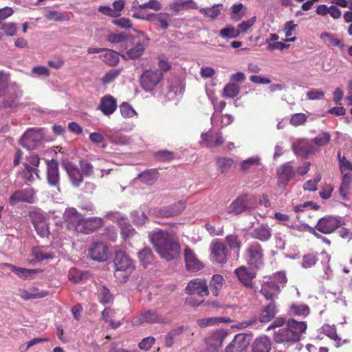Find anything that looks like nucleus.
<instances>
[{"mask_svg":"<svg viewBox=\"0 0 352 352\" xmlns=\"http://www.w3.org/2000/svg\"><path fill=\"white\" fill-rule=\"evenodd\" d=\"M227 320L225 318L210 317L198 319L197 320V323L200 327L205 328L207 327L215 325L221 322H225Z\"/></svg>","mask_w":352,"mask_h":352,"instance_id":"44","label":"nucleus"},{"mask_svg":"<svg viewBox=\"0 0 352 352\" xmlns=\"http://www.w3.org/2000/svg\"><path fill=\"white\" fill-rule=\"evenodd\" d=\"M34 201V193L32 188H25L14 192L10 197L9 202L15 205L19 202L32 204Z\"/></svg>","mask_w":352,"mask_h":352,"instance_id":"22","label":"nucleus"},{"mask_svg":"<svg viewBox=\"0 0 352 352\" xmlns=\"http://www.w3.org/2000/svg\"><path fill=\"white\" fill-rule=\"evenodd\" d=\"M241 34V31L232 25H228L219 31V36L223 38H235Z\"/></svg>","mask_w":352,"mask_h":352,"instance_id":"45","label":"nucleus"},{"mask_svg":"<svg viewBox=\"0 0 352 352\" xmlns=\"http://www.w3.org/2000/svg\"><path fill=\"white\" fill-rule=\"evenodd\" d=\"M153 256V253L150 248H144L138 253L140 263L144 267H146L152 263Z\"/></svg>","mask_w":352,"mask_h":352,"instance_id":"53","label":"nucleus"},{"mask_svg":"<svg viewBox=\"0 0 352 352\" xmlns=\"http://www.w3.org/2000/svg\"><path fill=\"white\" fill-rule=\"evenodd\" d=\"M103 223V219L100 217L83 218L78 227V232L89 234L101 227Z\"/></svg>","mask_w":352,"mask_h":352,"instance_id":"21","label":"nucleus"},{"mask_svg":"<svg viewBox=\"0 0 352 352\" xmlns=\"http://www.w3.org/2000/svg\"><path fill=\"white\" fill-rule=\"evenodd\" d=\"M226 242L229 245L231 250H234V254L238 256L239 255V251L241 248V244L238 238L236 235H228L226 236Z\"/></svg>","mask_w":352,"mask_h":352,"instance_id":"57","label":"nucleus"},{"mask_svg":"<svg viewBox=\"0 0 352 352\" xmlns=\"http://www.w3.org/2000/svg\"><path fill=\"white\" fill-rule=\"evenodd\" d=\"M1 30L9 36H13L16 34L17 25L15 23H6L1 25Z\"/></svg>","mask_w":352,"mask_h":352,"instance_id":"63","label":"nucleus"},{"mask_svg":"<svg viewBox=\"0 0 352 352\" xmlns=\"http://www.w3.org/2000/svg\"><path fill=\"white\" fill-rule=\"evenodd\" d=\"M37 289L33 287L30 290L21 289L20 296L24 300L35 299L45 297L47 295V292H36Z\"/></svg>","mask_w":352,"mask_h":352,"instance_id":"42","label":"nucleus"},{"mask_svg":"<svg viewBox=\"0 0 352 352\" xmlns=\"http://www.w3.org/2000/svg\"><path fill=\"white\" fill-rule=\"evenodd\" d=\"M227 335L223 329H218L209 333L205 340L207 345L206 349L219 352Z\"/></svg>","mask_w":352,"mask_h":352,"instance_id":"8","label":"nucleus"},{"mask_svg":"<svg viewBox=\"0 0 352 352\" xmlns=\"http://www.w3.org/2000/svg\"><path fill=\"white\" fill-rule=\"evenodd\" d=\"M119 109L120 114L124 118H132L138 115L133 107L126 102H122L119 106Z\"/></svg>","mask_w":352,"mask_h":352,"instance_id":"46","label":"nucleus"},{"mask_svg":"<svg viewBox=\"0 0 352 352\" xmlns=\"http://www.w3.org/2000/svg\"><path fill=\"white\" fill-rule=\"evenodd\" d=\"M322 175L317 173L314 179L307 181L303 185V189L308 191H316L317 190V184L321 181Z\"/></svg>","mask_w":352,"mask_h":352,"instance_id":"59","label":"nucleus"},{"mask_svg":"<svg viewBox=\"0 0 352 352\" xmlns=\"http://www.w3.org/2000/svg\"><path fill=\"white\" fill-rule=\"evenodd\" d=\"M185 208L186 202L181 200L169 206L161 208H155L152 210V213L157 217H170L179 214Z\"/></svg>","mask_w":352,"mask_h":352,"instance_id":"10","label":"nucleus"},{"mask_svg":"<svg viewBox=\"0 0 352 352\" xmlns=\"http://www.w3.org/2000/svg\"><path fill=\"white\" fill-rule=\"evenodd\" d=\"M131 322L133 325L140 326L143 323L165 324L167 322V320L155 310L149 309L138 314L133 318Z\"/></svg>","mask_w":352,"mask_h":352,"instance_id":"5","label":"nucleus"},{"mask_svg":"<svg viewBox=\"0 0 352 352\" xmlns=\"http://www.w3.org/2000/svg\"><path fill=\"white\" fill-rule=\"evenodd\" d=\"M342 183L340 187V193L343 198H346L352 182V175L351 173H344L342 174Z\"/></svg>","mask_w":352,"mask_h":352,"instance_id":"43","label":"nucleus"},{"mask_svg":"<svg viewBox=\"0 0 352 352\" xmlns=\"http://www.w3.org/2000/svg\"><path fill=\"white\" fill-rule=\"evenodd\" d=\"M63 167L66 171L69 181L73 186L78 187L83 181L82 173L80 168L69 160H64L62 163Z\"/></svg>","mask_w":352,"mask_h":352,"instance_id":"12","label":"nucleus"},{"mask_svg":"<svg viewBox=\"0 0 352 352\" xmlns=\"http://www.w3.org/2000/svg\"><path fill=\"white\" fill-rule=\"evenodd\" d=\"M339 168L342 174L349 173L352 171V162H349L344 156H341L340 152L338 153Z\"/></svg>","mask_w":352,"mask_h":352,"instance_id":"56","label":"nucleus"},{"mask_svg":"<svg viewBox=\"0 0 352 352\" xmlns=\"http://www.w3.org/2000/svg\"><path fill=\"white\" fill-rule=\"evenodd\" d=\"M253 200L246 195H242L234 199L229 206V212L233 214H239L243 212H250L252 209Z\"/></svg>","mask_w":352,"mask_h":352,"instance_id":"13","label":"nucleus"},{"mask_svg":"<svg viewBox=\"0 0 352 352\" xmlns=\"http://www.w3.org/2000/svg\"><path fill=\"white\" fill-rule=\"evenodd\" d=\"M43 138L41 129H30L28 130L21 139V145L28 150L35 149Z\"/></svg>","mask_w":352,"mask_h":352,"instance_id":"6","label":"nucleus"},{"mask_svg":"<svg viewBox=\"0 0 352 352\" xmlns=\"http://www.w3.org/2000/svg\"><path fill=\"white\" fill-rule=\"evenodd\" d=\"M309 312V307L306 305L293 304L289 307V314L292 316L306 317Z\"/></svg>","mask_w":352,"mask_h":352,"instance_id":"41","label":"nucleus"},{"mask_svg":"<svg viewBox=\"0 0 352 352\" xmlns=\"http://www.w3.org/2000/svg\"><path fill=\"white\" fill-rule=\"evenodd\" d=\"M211 260L214 263L223 264L228 260V249L226 246L219 241L213 242L210 245Z\"/></svg>","mask_w":352,"mask_h":352,"instance_id":"14","label":"nucleus"},{"mask_svg":"<svg viewBox=\"0 0 352 352\" xmlns=\"http://www.w3.org/2000/svg\"><path fill=\"white\" fill-rule=\"evenodd\" d=\"M271 349L272 341L267 336L256 338L252 344V352H270Z\"/></svg>","mask_w":352,"mask_h":352,"instance_id":"29","label":"nucleus"},{"mask_svg":"<svg viewBox=\"0 0 352 352\" xmlns=\"http://www.w3.org/2000/svg\"><path fill=\"white\" fill-rule=\"evenodd\" d=\"M307 328L306 322L289 319L285 327L274 331V340L289 347L299 342Z\"/></svg>","mask_w":352,"mask_h":352,"instance_id":"2","label":"nucleus"},{"mask_svg":"<svg viewBox=\"0 0 352 352\" xmlns=\"http://www.w3.org/2000/svg\"><path fill=\"white\" fill-rule=\"evenodd\" d=\"M88 276V272H82L76 268H72L68 274L69 278L75 283H78L87 278Z\"/></svg>","mask_w":352,"mask_h":352,"instance_id":"51","label":"nucleus"},{"mask_svg":"<svg viewBox=\"0 0 352 352\" xmlns=\"http://www.w3.org/2000/svg\"><path fill=\"white\" fill-rule=\"evenodd\" d=\"M80 170L82 173V176L84 177H89L91 176L94 173V166L93 165L87 161L81 160L79 163Z\"/></svg>","mask_w":352,"mask_h":352,"instance_id":"62","label":"nucleus"},{"mask_svg":"<svg viewBox=\"0 0 352 352\" xmlns=\"http://www.w3.org/2000/svg\"><path fill=\"white\" fill-rule=\"evenodd\" d=\"M272 236V230L267 224H261L252 232V236L261 241H268Z\"/></svg>","mask_w":352,"mask_h":352,"instance_id":"31","label":"nucleus"},{"mask_svg":"<svg viewBox=\"0 0 352 352\" xmlns=\"http://www.w3.org/2000/svg\"><path fill=\"white\" fill-rule=\"evenodd\" d=\"M246 260L252 267L259 268L263 265V250L258 242L251 243L247 250Z\"/></svg>","mask_w":352,"mask_h":352,"instance_id":"4","label":"nucleus"},{"mask_svg":"<svg viewBox=\"0 0 352 352\" xmlns=\"http://www.w3.org/2000/svg\"><path fill=\"white\" fill-rule=\"evenodd\" d=\"M149 238L156 252L162 258L171 261L180 254V246L168 232L162 230H154L149 234Z\"/></svg>","mask_w":352,"mask_h":352,"instance_id":"1","label":"nucleus"},{"mask_svg":"<svg viewBox=\"0 0 352 352\" xmlns=\"http://www.w3.org/2000/svg\"><path fill=\"white\" fill-rule=\"evenodd\" d=\"M261 164V159L258 156H253L241 162V169L246 171L251 168L258 166Z\"/></svg>","mask_w":352,"mask_h":352,"instance_id":"52","label":"nucleus"},{"mask_svg":"<svg viewBox=\"0 0 352 352\" xmlns=\"http://www.w3.org/2000/svg\"><path fill=\"white\" fill-rule=\"evenodd\" d=\"M236 161L232 157H217L216 164L217 170L221 173H227L234 164Z\"/></svg>","mask_w":352,"mask_h":352,"instance_id":"33","label":"nucleus"},{"mask_svg":"<svg viewBox=\"0 0 352 352\" xmlns=\"http://www.w3.org/2000/svg\"><path fill=\"white\" fill-rule=\"evenodd\" d=\"M6 266L10 268L19 278L28 279L33 278L34 275L38 272V270H30L23 267H16L11 264H5Z\"/></svg>","mask_w":352,"mask_h":352,"instance_id":"35","label":"nucleus"},{"mask_svg":"<svg viewBox=\"0 0 352 352\" xmlns=\"http://www.w3.org/2000/svg\"><path fill=\"white\" fill-rule=\"evenodd\" d=\"M331 135L328 132H321L311 142L314 146H323L328 144Z\"/></svg>","mask_w":352,"mask_h":352,"instance_id":"58","label":"nucleus"},{"mask_svg":"<svg viewBox=\"0 0 352 352\" xmlns=\"http://www.w3.org/2000/svg\"><path fill=\"white\" fill-rule=\"evenodd\" d=\"M322 332L329 337L331 339L335 340L336 342V346L339 347L340 346V338L336 333V327L334 326H331L329 324H324L322 327Z\"/></svg>","mask_w":352,"mask_h":352,"instance_id":"50","label":"nucleus"},{"mask_svg":"<svg viewBox=\"0 0 352 352\" xmlns=\"http://www.w3.org/2000/svg\"><path fill=\"white\" fill-rule=\"evenodd\" d=\"M307 120V116L302 113H295L292 115L289 120V123L294 126H298L304 124Z\"/></svg>","mask_w":352,"mask_h":352,"instance_id":"60","label":"nucleus"},{"mask_svg":"<svg viewBox=\"0 0 352 352\" xmlns=\"http://www.w3.org/2000/svg\"><path fill=\"white\" fill-rule=\"evenodd\" d=\"M341 225L340 218L327 216L320 218L316 226V229L323 234H330Z\"/></svg>","mask_w":352,"mask_h":352,"instance_id":"11","label":"nucleus"},{"mask_svg":"<svg viewBox=\"0 0 352 352\" xmlns=\"http://www.w3.org/2000/svg\"><path fill=\"white\" fill-rule=\"evenodd\" d=\"M240 91V87L234 82H229L223 88V96L224 98H233Z\"/></svg>","mask_w":352,"mask_h":352,"instance_id":"49","label":"nucleus"},{"mask_svg":"<svg viewBox=\"0 0 352 352\" xmlns=\"http://www.w3.org/2000/svg\"><path fill=\"white\" fill-rule=\"evenodd\" d=\"M65 221L68 223L69 228H74L78 232V227L82 221V216L74 208L66 209L63 214Z\"/></svg>","mask_w":352,"mask_h":352,"instance_id":"27","label":"nucleus"},{"mask_svg":"<svg viewBox=\"0 0 352 352\" xmlns=\"http://www.w3.org/2000/svg\"><path fill=\"white\" fill-rule=\"evenodd\" d=\"M43 15L48 20L56 22L66 21L69 19L67 14L48 8H45Z\"/></svg>","mask_w":352,"mask_h":352,"instance_id":"34","label":"nucleus"},{"mask_svg":"<svg viewBox=\"0 0 352 352\" xmlns=\"http://www.w3.org/2000/svg\"><path fill=\"white\" fill-rule=\"evenodd\" d=\"M278 184L279 186H286L287 183L294 179L296 171L290 162L280 166L277 169Z\"/></svg>","mask_w":352,"mask_h":352,"instance_id":"15","label":"nucleus"},{"mask_svg":"<svg viewBox=\"0 0 352 352\" xmlns=\"http://www.w3.org/2000/svg\"><path fill=\"white\" fill-rule=\"evenodd\" d=\"M148 45V38L143 33L140 34L139 41L135 45L126 51L123 55L124 58L135 59L139 58Z\"/></svg>","mask_w":352,"mask_h":352,"instance_id":"19","label":"nucleus"},{"mask_svg":"<svg viewBox=\"0 0 352 352\" xmlns=\"http://www.w3.org/2000/svg\"><path fill=\"white\" fill-rule=\"evenodd\" d=\"M30 218L36 233L41 237L47 236L50 234L49 226L45 217L39 213H30Z\"/></svg>","mask_w":352,"mask_h":352,"instance_id":"20","label":"nucleus"},{"mask_svg":"<svg viewBox=\"0 0 352 352\" xmlns=\"http://www.w3.org/2000/svg\"><path fill=\"white\" fill-rule=\"evenodd\" d=\"M182 330L173 329L168 332L165 336L164 342L167 347H170L174 344L175 339L180 334Z\"/></svg>","mask_w":352,"mask_h":352,"instance_id":"64","label":"nucleus"},{"mask_svg":"<svg viewBox=\"0 0 352 352\" xmlns=\"http://www.w3.org/2000/svg\"><path fill=\"white\" fill-rule=\"evenodd\" d=\"M121 70L117 69H112L107 72L101 78L103 84L107 85L114 80L120 74Z\"/></svg>","mask_w":352,"mask_h":352,"instance_id":"61","label":"nucleus"},{"mask_svg":"<svg viewBox=\"0 0 352 352\" xmlns=\"http://www.w3.org/2000/svg\"><path fill=\"white\" fill-rule=\"evenodd\" d=\"M157 171L155 169L145 170L138 175L136 179H140L146 184H153L157 178Z\"/></svg>","mask_w":352,"mask_h":352,"instance_id":"40","label":"nucleus"},{"mask_svg":"<svg viewBox=\"0 0 352 352\" xmlns=\"http://www.w3.org/2000/svg\"><path fill=\"white\" fill-rule=\"evenodd\" d=\"M292 149L297 156L301 157H307L316 151L315 146L311 140L305 139L294 142L292 145Z\"/></svg>","mask_w":352,"mask_h":352,"instance_id":"17","label":"nucleus"},{"mask_svg":"<svg viewBox=\"0 0 352 352\" xmlns=\"http://www.w3.org/2000/svg\"><path fill=\"white\" fill-rule=\"evenodd\" d=\"M117 107V100L113 96L107 94L100 98L97 109L104 116H110L116 111Z\"/></svg>","mask_w":352,"mask_h":352,"instance_id":"18","label":"nucleus"},{"mask_svg":"<svg viewBox=\"0 0 352 352\" xmlns=\"http://www.w3.org/2000/svg\"><path fill=\"white\" fill-rule=\"evenodd\" d=\"M230 17L234 21H239L246 14V8L241 3L231 6Z\"/></svg>","mask_w":352,"mask_h":352,"instance_id":"39","label":"nucleus"},{"mask_svg":"<svg viewBox=\"0 0 352 352\" xmlns=\"http://www.w3.org/2000/svg\"><path fill=\"white\" fill-rule=\"evenodd\" d=\"M47 179L51 186H58L59 184L58 166L54 160L47 163Z\"/></svg>","mask_w":352,"mask_h":352,"instance_id":"28","label":"nucleus"},{"mask_svg":"<svg viewBox=\"0 0 352 352\" xmlns=\"http://www.w3.org/2000/svg\"><path fill=\"white\" fill-rule=\"evenodd\" d=\"M223 278L220 274H215L212 276V280L210 283V287L211 289L214 288L212 294L215 296L219 295V291L221 289L223 285Z\"/></svg>","mask_w":352,"mask_h":352,"instance_id":"54","label":"nucleus"},{"mask_svg":"<svg viewBox=\"0 0 352 352\" xmlns=\"http://www.w3.org/2000/svg\"><path fill=\"white\" fill-rule=\"evenodd\" d=\"M235 274L239 280L245 286L252 287V279L255 274L249 271L246 267L241 266L235 270Z\"/></svg>","mask_w":352,"mask_h":352,"instance_id":"30","label":"nucleus"},{"mask_svg":"<svg viewBox=\"0 0 352 352\" xmlns=\"http://www.w3.org/2000/svg\"><path fill=\"white\" fill-rule=\"evenodd\" d=\"M248 346L245 335L237 334L233 340L226 347L225 352H244Z\"/></svg>","mask_w":352,"mask_h":352,"instance_id":"25","label":"nucleus"},{"mask_svg":"<svg viewBox=\"0 0 352 352\" xmlns=\"http://www.w3.org/2000/svg\"><path fill=\"white\" fill-rule=\"evenodd\" d=\"M171 10L178 12L186 8L197 9L198 6L192 0H174L170 4Z\"/></svg>","mask_w":352,"mask_h":352,"instance_id":"36","label":"nucleus"},{"mask_svg":"<svg viewBox=\"0 0 352 352\" xmlns=\"http://www.w3.org/2000/svg\"><path fill=\"white\" fill-rule=\"evenodd\" d=\"M102 60L109 65H116L119 62L118 54L113 50L104 49V54L100 56Z\"/></svg>","mask_w":352,"mask_h":352,"instance_id":"38","label":"nucleus"},{"mask_svg":"<svg viewBox=\"0 0 352 352\" xmlns=\"http://www.w3.org/2000/svg\"><path fill=\"white\" fill-rule=\"evenodd\" d=\"M280 286L269 277H265L262 283L261 292L267 299H272L280 292Z\"/></svg>","mask_w":352,"mask_h":352,"instance_id":"24","label":"nucleus"},{"mask_svg":"<svg viewBox=\"0 0 352 352\" xmlns=\"http://www.w3.org/2000/svg\"><path fill=\"white\" fill-rule=\"evenodd\" d=\"M32 254L37 261L50 260L54 257L52 252H47L41 248H34L32 250Z\"/></svg>","mask_w":352,"mask_h":352,"instance_id":"47","label":"nucleus"},{"mask_svg":"<svg viewBox=\"0 0 352 352\" xmlns=\"http://www.w3.org/2000/svg\"><path fill=\"white\" fill-rule=\"evenodd\" d=\"M89 254L93 260L105 261L109 256L108 248L104 243L96 242L89 248Z\"/></svg>","mask_w":352,"mask_h":352,"instance_id":"23","label":"nucleus"},{"mask_svg":"<svg viewBox=\"0 0 352 352\" xmlns=\"http://www.w3.org/2000/svg\"><path fill=\"white\" fill-rule=\"evenodd\" d=\"M277 314L276 307L274 302H271L264 307L260 314L258 320L261 323H267L271 321Z\"/></svg>","mask_w":352,"mask_h":352,"instance_id":"32","label":"nucleus"},{"mask_svg":"<svg viewBox=\"0 0 352 352\" xmlns=\"http://www.w3.org/2000/svg\"><path fill=\"white\" fill-rule=\"evenodd\" d=\"M201 140L199 144L203 147L214 148L221 145L223 142L222 133L214 131L212 129L201 134Z\"/></svg>","mask_w":352,"mask_h":352,"instance_id":"7","label":"nucleus"},{"mask_svg":"<svg viewBox=\"0 0 352 352\" xmlns=\"http://www.w3.org/2000/svg\"><path fill=\"white\" fill-rule=\"evenodd\" d=\"M118 223L121 229V234L124 239L130 238L135 234V230L125 218L120 217Z\"/></svg>","mask_w":352,"mask_h":352,"instance_id":"37","label":"nucleus"},{"mask_svg":"<svg viewBox=\"0 0 352 352\" xmlns=\"http://www.w3.org/2000/svg\"><path fill=\"white\" fill-rule=\"evenodd\" d=\"M187 294H197L200 297L207 296L209 294L207 282L203 278H195L188 283L185 288Z\"/></svg>","mask_w":352,"mask_h":352,"instance_id":"9","label":"nucleus"},{"mask_svg":"<svg viewBox=\"0 0 352 352\" xmlns=\"http://www.w3.org/2000/svg\"><path fill=\"white\" fill-rule=\"evenodd\" d=\"M116 272L130 273L134 268L132 260L122 251H118L114 258Z\"/></svg>","mask_w":352,"mask_h":352,"instance_id":"16","label":"nucleus"},{"mask_svg":"<svg viewBox=\"0 0 352 352\" xmlns=\"http://www.w3.org/2000/svg\"><path fill=\"white\" fill-rule=\"evenodd\" d=\"M184 258L186 268L189 271L197 272L204 267L202 263L189 248H186L184 250Z\"/></svg>","mask_w":352,"mask_h":352,"instance_id":"26","label":"nucleus"},{"mask_svg":"<svg viewBox=\"0 0 352 352\" xmlns=\"http://www.w3.org/2000/svg\"><path fill=\"white\" fill-rule=\"evenodd\" d=\"M163 78V74L158 70H146L140 77L142 88L147 92L153 91Z\"/></svg>","mask_w":352,"mask_h":352,"instance_id":"3","label":"nucleus"},{"mask_svg":"<svg viewBox=\"0 0 352 352\" xmlns=\"http://www.w3.org/2000/svg\"><path fill=\"white\" fill-rule=\"evenodd\" d=\"M218 116L213 114L211 117V122L212 124H216L221 127H224L230 124L233 122V117L229 114L221 116V120H217Z\"/></svg>","mask_w":352,"mask_h":352,"instance_id":"48","label":"nucleus"},{"mask_svg":"<svg viewBox=\"0 0 352 352\" xmlns=\"http://www.w3.org/2000/svg\"><path fill=\"white\" fill-rule=\"evenodd\" d=\"M99 300L102 304L109 303L113 300V296L105 286H100L98 289Z\"/></svg>","mask_w":352,"mask_h":352,"instance_id":"55","label":"nucleus"}]
</instances>
